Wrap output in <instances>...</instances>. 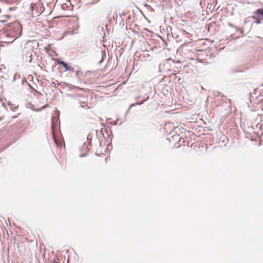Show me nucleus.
<instances>
[{
  "label": "nucleus",
  "mask_w": 263,
  "mask_h": 263,
  "mask_svg": "<svg viewBox=\"0 0 263 263\" xmlns=\"http://www.w3.org/2000/svg\"><path fill=\"white\" fill-rule=\"evenodd\" d=\"M10 30L13 32V36L15 39L20 37L22 34V26L18 22H14L9 24Z\"/></svg>",
  "instance_id": "f257e3e1"
},
{
  "label": "nucleus",
  "mask_w": 263,
  "mask_h": 263,
  "mask_svg": "<svg viewBox=\"0 0 263 263\" xmlns=\"http://www.w3.org/2000/svg\"><path fill=\"white\" fill-rule=\"evenodd\" d=\"M2 104L6 109H7L8 106H9L10 109L12 111H15L18 107V105L13 104L9 101L8 102H6V103L3 102Z\"/></svg>",
  "instance_id": "f03ea898"
},
{
  "label": "nucleus",
  "mask_w": 263,
  "mask_h": 263,
  "mask_svg": "<svg viewBox=\"0 0 263 263\" xmlns=\"http://www.w3.org/2000/svg\"><path fill=\"white\" fill-rule=\"evenodd\" d=\"M58 64L62 66L65 68V71H72L73 70V68L69 66L64 61H59L58 63Z\"/></svg>",
  "instance_id": "7ed1b4c3"
},
{
  "label": "nucleus",
  "mask_w": 263,
  "mask_h": 263,
  "mask_svg": "<svg viewBox=\"0 0 263 263\" xmlns=\"http://www.w3.org/2000/svg\"><path fill=\"white\" fill-rule=\"evenodd\" d=\"M21 79V76L20 73H16L13 78V82H15L16 84L20 86V80Z\"/></svg>",
  "instance_id": "20e7f679"
},
{
  "label": "nucleus",
  "mask_w": 263,
  "mask_h": 263,
  "mask_svg": "<svg viewBox=\"0 0 263 263\" xmlns=\"http://www.w3.org/2000/svg\"><path fill=\"white\" fill-rule=\"evenodd\" d=\"M255 16H257L258 18L262 19L263 18V8H259L256 10L254 12Z\"/></svg>",
  "instance_id": "39448f33"
},
{
  "label": "nucleus",
  "mask_w": 263,
  "mask_h": 263,
  "mask_svg": "<svg viewBox=\"0 0 263 263\" xmlns=\"http://www.w3.org/2000/svg\"><path fill=\"white\" fill-rule=\"evenodd\" d=\"M102 59L99 62V64L102 63L105 59L106 58V53L105 51H102L101 52Z\"/></svg>",
  "instance_id": "423d86ee"
},
{
  "label": "nucleus",
  "mask_w": 263,
  "mask_h": 263,
  "mask_svg": "<svg viewBox=\"0 0 263 263\" xmlns=\"http://www.w3.org/2000/svg\"><path fill=\"white\" fill-rule=\"evenodd\" d=\"M148 99V97L145 99V100H144L143 101L139 103V102H136V103H133V104H131L129 106V108H130L132 107H133V106H135L136 105H141L142 104L144 101L147 100V99Z\"/></svg>",
  "instance_id": "0eeeda50"
},
{
  "label": "nucleus",
  "mask_w": 263,
  "mask_h": 263,
  "mask_svg": "<svg viewBox=\"0 0 263 263\" xmlns=\"http://www.w3.org/2000/svg\"><path fill=\"white\" fill-rule=\"evenodd\" d=\"M20 85H23L25 83L27 84V83L26 78L24 76L21 77V79L20 80Z\"/></svg>",
  "instance_id": "6e6552de"
},
{
  "label": "nucleus",
  "mask_w": 263,
  "mask_h": 263,
  "mask_svg": "<svg viewBox=\"0 0 263 263\" xmlns=\"http://www.w3.org/2000/svg\"><path fill=\"white\" fill-rule=\"evenodd\" d=\"M252 18L255 21L254 22L256 24H260L261 23V18H259L257 17V16L254 15L252 16Z\"/></svg>",
  "instance_id": "1a4fd4ad"
},
{
  "label": "nucleus",
  "mask_w": 263,
  "mask_h": 263,
  "mask_svg": "<svg viewBox=\"0 0 263 263\" xmlns=\"http://www.w3.org/2000/svg\"><path fill=\"white\" fill-rule=\"evenodd\" d=\"M242 72V69H232L231 70V72L232 73H236V72Z\"/></svg>",
  "instance_id": "9d476101"
},
{
  "label": "nucleus",
  "mask_w": 263,
  "mask_h": 263,
  "mask_svg": "<svg viewBox=\"0 0 263 263\" xmlns=\"http://www.w3.org/2000/svg\"><path fill=\"white\" fill-rule=\"evenodd\" d=\"M55 82H57L58 83V85H60V84L59 83L58 81H56L55 82H52L51 83V84H50L52 86H53V87H54V88H56V83Z\"/></svg>",
  "instance_id": "9b49d317"
},
{
  "label": "nucleus",
  "mask_w": 263,
  "mask_h": 263,
  "mask_svg": "<svg viewBox=\"0 0 263 263\" xmlns=\"http://www.w3.org/2000/svg\"><path fill=\"white\" fill-rule=\"evenodd\" d=\"M126 13H125V12H122L121 14H120V13H119V17H120V18H121V17H122V16H126Z\"/></svg>",
  "instance_id": "f8f14e48"
},
{
  "label": "nucleus",
  "mask_w": 263,
  "mask_h": 263,
  "mask_svg": "<svg viewBox=\"0 0 263 263\" xmlns=\"http://www.w3.org/2000/svg\"><path fill=\"white\" fill-rule=\"evenodd\" d=\"M34 7H36V6H34L33 4H31L30 6V8L33 10L34 8Z\"/></svg>",
  "instance_id": "ddd939ff"
},
{
  "label": "nucleus",
  "mask_w": 263,
  "mask_h": 263,
  "mask_svg": "<svg viewBox=\"0 0 263 263\" xmlns=\"http://www.w3.org/2000/svg\"><path fill=\"white\" fill-rule=\"evenodd\" d=\"M79 73H80V71L79 70H77L75 72V75L76 77H78L79 75Z\"/></svg>",
  "instance_id": "4468645a"
},
{
  "label": "nucleus",
  "mask_w": 263,
  "mask_h": 263,
  "mask_svg": "<svg viewBox=\"0 0 263 263\" xmlns=\"http://www.w3.org/2000/svg\"><path fill=\"white\" fill-rule=\"evenodd\" d=\"M79 96V94H78V93L73 94V95H70V96L73 97H76V96Z\"/></svg>",
  "instance_id": "2eb2a0df"
},
{
  "label": "nucleus",
  "mask_w": 263,
  "mask_h": 263,
  "mask_svg": "<svg viewBox=\"0 0 263 263\" xmlns=\"http://www.w3.org/2000/svg\"><path fill=\"white\" fill-rule=\"evenodd\" d=\"M228 101V103H229V106H230L231 104V100L230 99H229Z\"/></svg>",
  "instance_id": "dca6fc26"
},
{
  "label": "nucleus",
  "mask_w": 263,
  "mask_h": 263,
  "mask_svg": "<svg viewBox=\"0 0 263 263\" xmlns=\"http://www.w3.org/2000/svg\"><path fill=\"white\" fill-rule=\"evenodd\" d=\"M117 121H115L112 122V124L113 125H117Z\"/></svg>",
  "instance_id": "f3484780"
},
{
  "label": "nucleus",
  "mask_w": 263,
  "mask_h": 263,
  "mask_svg": "<svg viewBox=\"0 0 263 263\" xmlns=\"http://www.w3.org/2000/svg\"><path fill=\"white\" fill-rule=\"evenodd\" d=\"M27 84V85H28V86L30 88H31V87H32L31 85H30V84L28 82H27V84Z\"/></svg>",
  "instance_id": "a211bd4d"
},
{
  "label": "nucleus",
  "mask_w": 263,
  "mask_h": 263,
  "mask_svg": "<svg viewBox=\"0 0 263 263\" xmlns=\"http://www.w3.org/2000/svg\"><path fill=\"white\" fill-rule=\"evenodd\" d=\"M6 22V21H5V20H0V22H1V23H4V22Z\"/></svg>",
  "instance_id": "6ab92c4d"
},
{
  "label": "nucleus",
  "mask_w": 263,
  "mask_h": 263,
  "mask_svg": "<svg viewBox=\"0 0 263 263\" xmlns=\"http://www.w3.org/2000/svg\"><path fill=\"white\" fill-rule=\"evenodd\" d=\"M85 155H83V154H80V157H85Z\"/></svg>",
  "instance_id": "aec40b11"
},
{
  "label": "nucleus",
  "mask_w": 263,
  "mask_h": 263,
  "mask_svg": "<svg viewBox=\"0 0 263 263\" xmlns=\"http://www.w3.org/2000/svg\"><path fill=\"white\" fill-rule=\"evenodd\" d=\"M181 63V62H180V61H179V60L176 61L175 62V63Z\"/></svg>",
  "instance_id": "412c9836"
},
{
  "label": "nucleus",
  "mask_w": 263,
  "mask_h": 263,
  "mask_svg": "<svg viewBox=\"0 0 263 263\" xmlns=\"http://www.w3.org/2000/svg\"><path fill=\"white\" fill-rule=\"evenodd\" d=\"M14 9L12 8L11 7H9V10H10V11H12Z\"/></svg>",
  "instance_id": "4be33fe9"
},
{
  "label": "nucleus",
  "mask_w": 263,
  "mask_h": 263,
  "mask_svg": "<svg viewBox=\"0 0 263 263\" xmlns=\"http://www.w3.org/2000/svg\"><path fill=\"white\" fill-rule=\"evenodd\" d=\"M74 87H76V88H78V89H80V90H82V89H83V88H79V87H76V86H74Z\"/></svg>",
  "instance_id": "5701e85b"
},
{
  "label": "nucleus",
  "mask_w": 263,
  "mask_h": 263,
  "mask_svg": "<svg viewBox=\"0 0 263 263\" xmlns=\"http://www.w3.org/2000/svg\"><path fill=\"white\" fill-rule=\"evenodd\" d=\"M47 106H48V105H45V106H44V108H46V107H47Z\"/></svg>",
  "instance_id": "b1692460"
},
{
  "label": "nucleus",
  "mask_w": 263,
  "mask_h": 263,
  "mask_svg": "<svg viewBox=\"0 0 263 263\" xmlns=\"http://www.w3.org/2000/svg\"><path fill=\"white\" fill-rule=\"evenodd\" d=\"M53 263H60V262H58V261H54L53 262Z\"/></svg>",
  "instance_id": "393cba45"
},
{
  "label": "nucleus",
  "mask_w": 263,
  "mask_h": 263,
  "mask_svg": "<svg viewBox=\"0 0 263 263\" xmlns=\"http://www.w3.org/2000/svg\"><path fill=\"white\" fill-rule=\"evenodd\" d=\"M6 17H10V16L9 15H6Z\"/></svg>",
  "instance_id": "a878e982"
}]
</instances>
